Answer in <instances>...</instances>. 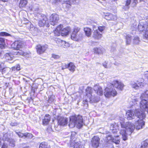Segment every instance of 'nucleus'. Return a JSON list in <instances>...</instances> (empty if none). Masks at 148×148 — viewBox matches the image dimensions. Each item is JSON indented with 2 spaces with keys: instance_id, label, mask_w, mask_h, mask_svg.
I'll return each instance as SVG.
<instances>
[{
  "instance_id": "nucleus-37",
  "label": "nucleus",
  "mask_w": 148,
  "mask_h": 148,
  "mask_svg": "<svg viewBox=\"0 0 148 148\" xmlns=\"http://www.w3.org/2000/svg\"><path fill=\"white\" fill-rule=\"evenodd\" d=\"M112 142L116 144H119L120 142V139L118 136H117L113 138L112 140Z\"/></svg>"
},
{
  "instance_id": "nucleus-42",
  "label": "nucleus",
  "mask_w": 148,
  "mask_h": 148,
  "mask_svg": "<svg viewBox=\"0 0 148 148\" xmlns=\"http://www.w3.org/2000/svg\"><path fill=\"white\" fill-rule=\"evenodd\" d=\"M11 35L8 33L5 32H0V36H10Z\"/></svg>"
},
{
  "instance_id": "nucleus-44",
  "label": "nucleus",
  "mask_w": 148,
  "mask_h": 148,
  "mask_svg": "<svg viewBox=\"0 0 148 148\" xmlns=\"http://www.w3.org/2000/svg\"><path fill=\"white\" fill-rule=\"evenodd\" d=\"M61 64L62 70H64V69L68 68V67H69L68 64H66L62 63Z\"/></svg>"
},
{
  "instance_id": "nucleus-35",
  "label": "nucleus",
  "mask_w": 148,
  "mask_h": 148,
  "mask_svg": "<svg viewBox=\"0 0 148 148\" xmlns=\"http://www.w3.org/2000/svg\"><path fill=\"white\" fill-rule=\"evenodd\" d=\"M55 96L52 95L48 97V103H51L53 102L55 100Z\"/></svg>"
},
{
  "instance_id": "nucleus-62",
  "label": "nucleus",
  "mask_w": 148,
  "mask_h": 148,
  "mask_svg": "<svg viewBox=\"0 0 148 148\" xmlns=\"http://www.w3.org/2000/svg\"><path fill=\"white\" fill-rule=\"evenodd\" d=\"M23 148H28L27 147H24Z\"/></svg>"
},
{
  "instance_id": "nucleus-17",
  "label": "nucleus",
  "mask_w": 148,
  "mask_h": 148,
  "mask_svg": "<svg viewBox=\"0 0 148 148\" xmlns=\"http://www.w3.org/2000/svg\"><path fill=\"white\" fill-rule=\"evenodd\" d=\"M131 2L134 4V5H135L138 3V0H126L125 5L123 8L125 10H127L129 8Z\"/></svg>"
},
{
  "instance_id": "nucleus-55",
  "label": "nucleus",
  "mask_w": 148,
  "mask_h": 148,
  "mask_svg": "<svg viewBox=\"0 0 148 148\" xmlns=\"http://www.w3.org/2000/svg\"><path fill=\"white\" fill-rule=\"evenodd\" d=\"M145 75L146 77H147L148 78V72L146 71L145 72Z\"/></svg>"
},
{
  "instance_id": "nucleus-60",
  "label": "nucleus",
  "mask_w": 148,
  "mask_h": 148,
  "mask_svg": "<svg viewBox=\"0 0 148 148\" xmlns=\"http://www.w3.org/2000/svg\"><path fill=\"white\" fill-rule=\"evenodd\" d=\"M38 9V8H36V9H34V8H33L32 9V10H33V11H34V10H36L37 9Z\"/></svg>"
},
{
  "instance_id": "nucleus-56",
  "label": "nucleus",
  "mask_w": 148,
  "mask_h": 148,
  "mask_svg": "<svg viewBox=\"0 0 148 148\" xmlns=\"http://www.w3.org/2000/svg\"><path fill=\"white\" fill-rule=\"evenodd\" d=\"M16 70V66H14L12 68V71H15Z\"/></svg>"
},
{
  "instance_id": "nucleus-52",
  "label": "nucleus",
  "mask_w": 148,
  "mask_h": 148,
  "mask_svg": "<svg viewBox=\"0 0 148 148\" xmlns=\"http://www.w3.org/2000/svg\"><path fill=\"white\" fill-rule=\"evenodd\" d=\"M103 66L105 68H108V67L107 66V62H103Z\"/></svg>"
},
{
  "instance_id": "nucleus-14",
  "label": "nucleus",
  "mask_w": 148,
  "mask_h": 148,
  "mask_svg": "<svg viewBox=\"0 0 148 148\" xmlns=\"http://www.w3.org/2000/svg\"><path fill=\"white\" fill-rule=\"evenodd\" d=\"M112 84L114 86L118 89L121 90L123 89L124 86V84L122 82L117 80L114 81Z\"/></svg>"
},
{
  "instance_id": "nucleus-19",
  "label": "nucleus",
  "mask_w": 148,
  "mask_h": 148,
  "mask_svg": "<svg viewBox=\"0 0 148 148\" xmlns=\"http://www.w3.org/2000/svg\"><path fill=\"white\" fill-rule=\"evenodd\" d=\"M68 119L66 118L61 117L58 120V123L59 125L62 126L66 125L68 123Z\"/></svg>"
},
{
  "instance_id": "nucleus-26",
  "label": "nucleus",
  "mask_w": 148,
  "mask_h": 148,
  "mask_svg": "<svg viewBox=\"0 0 148 148\" xmlns=\"http://www.w3.org/2000/svg\"><path fill=\"white\" fill-rule=\"evenodd\" d=\"M85 34L88 37L90 36L91 34V30L88 27H85L84 29Z\"/></svg>"
},
{
  "instance_id": "nucleus-51",
  "label": "nucleus",
  "mask_w": 148,
  "mask_h": 148,
  "mask_svg": "<svg viewBox=\"0 0 148 148\" xmlns=\"http://www.w3.org/2000/svg\"><path fill=\"white\" fill-rule=\"evenodd\" d=\"M16 70L18 71L20 70V66L19 64L16 65Z\"/></svg>"
},
{
  "instance_id": "nucleus-10",
  "label": "nucleus",
  "mask_w": 148,
  "mask_h": 148,
  "mask_svg": "<svg viewBox=\"0 0 148 148\" xmlns=\"http://www.w3.org/2000/svg\"><path fill=\"white\" fill-rule=\"evenodd\" d=\"M140 120L138 119L135 123V125L131 123L134 127V129L136 128V129L139 130L142 128L143 126H144L145 124V122L143 121L142 119H139Z\"/></svg>"
},
{
  "instance_id": "nucleus-54",
  "label": "nucleus",
  "mask_w": 148,
  "mask_h": 148,
  "mask_svg": "<svg viewBox=\"0 0 148 148\" xmlns=\"http://www.w3.org/2000/svg\"><path fill=\"white\" fill-rule=\"evenodd\" d=\"M146 141V140L143 143V145L144 146H147L148 145V143L145 142Z\"/></svg>"
},
{
  "instance_id": "nucleus-22",
  "label": "nucleus",
  "mask_w": 148,
  "mask_h": 148,
  "mask_svg": "<svg viewBox=\"0 0 148 148\" xmlns=\"http://www.w3.org/2000/svg\"><path fill=\"white\" fill-rule=\"evenodd\" d=\"M51 118V116L49 115H45L42 120L43 124L45 125L48 124L50 121Z\"/></svg>"
},
{
  "instance_id": "nucleus-29",
  "label": "nucleus",
  "mask_w": 148,
  "mask_h": 148,
  "mask_svg": "<svg viewBox=\"0 0 148 148\" xmlns=\"http://www.w3.org/2000/svg\"><path fill=\"white\" fill-rule=\"evenodd\" d=\"M39 148H50V147L47 143L43 142L40 143Z\"/></svg>"
},
{
  "instance_id": "nucleus-7",
  "label": "nucleus",
  "mask_w": 148,
  "mask_h": 148,
  "mask_svg": "<svg viewBox=\"0 0 148 148\" xmlns=\"http://www.w3.org/2000/svg\"><path fill=\"white\" fill-rule=\"evenodd\" d=\"M40 17L38 22L39 25L40 27H42L47 24V26H48L49 24L48 21L46 16L42 15L40 16Z\"/></svg>"
},
{
  "instance_id": "nucleus-38",
  "label": "nucleus",
  "mask_w": 148,
  "mask_h": 148,
  "mask_svg": "<svg viewBox=\"0 0 148 148\" xmlns=\"http://www.w3.org/2000/svg\"><path fill=\"white\" fill-rule=\"evenodd\" d=\"M9 138L8 137V134L7 133H5L3 134V139L2 140L4 142H6V141L7 142L9 140Z\"/></svg>"
},
{
  "instance_id": "nucleus-27",
  "label": "nucleus",
  "mask_w": 148,
  "mask_h": 148,
  "mask_svg": "<svg viewBox=\"0 0 148 148\" xmlns=\"http://www.w3.org/2000/svg\"><path fill=\"white\" fill-rule=\"evenodd\" d=\"M103 49L101 47H96L94 49V52L98 54L102 53H103Z\"/></svg>"
},
{
  "instance_id": "nucleus-64",
  "label": "nucleus",
  "mask_w": 148,
  "mask_h": 148,
  "mask_svg": "<svg viewBox=\"0 0 148 148\" xmlns=\"http://www.w3.org/2000/svg\"><path fill=\"white\" fill-rule=\"evenodd\" d=\"M134 105H135V103H134Z\"/></svg>"
},
{
  "instance_id": "nucleus-47",
  "label": "nucleus",
  "mask_w": 148,
  "mask_h": 148,
  "mask_svg": "<svg viewBox=\"0 0 148 148\" xmlns=\"http://www.w3.org/2000/svg\"><path fill=\"white\" fill-rule=\"evenodd\" d=\"M144 37L147 39H148V30H147L145 31V34L144 35Z\"/></svg>"
},
{
  "instance_id": "nucleus-46",
  "label": "nucleus",
  "mask_w": 148,
  "mask_h": 148,
  "mask_svg": "<svg viewBox=\"0 0 148 148\" xmlns=\"http://www.w3.org/2000/svg\"><path fill=\"white\" fill-rule=\"evenodd\" d=\"M52 57L54 58L55 59H58L60 58V56L58 55L52 54Z\"/></svg>"
},
{
  "instance_id": "nucleus-4",
  "label": "nucleus",
  "mask_w": 148,
  "mask_h": 148,
  "mask_svg": "<svg viewBox=\"0 0 148 148\" xmlns=\"http://www.w3.org/2000/svg\"><path fill=\"white\" fill-rule=\"evenodd\" d=\"M117 93L114 87V86L112 84L109 83L107 86L105 90L104 95L105 96L107 97H109L111 96L113 97L116 95Z\"/></svg>"
},
{
  "instance_id": "nucleus-61",
  "label": "nucleus",
  "mask_w": 148,
  "mask_h": 148,
  "mask_svg": "<svg viewBox=\"0 0 148 148\" xmlns=\"http://www.w3.org/2000/svg\"><path fill=\"white\" fill-rule=\"evenodd\" d=\"M145 142H147V143H148V139H146V141Z\"/></svg>"
},
{
  "instance_id": "nucleus-40",
  "label": "nucleus",
  "mask_w": 148,
  "mask_h": 148,
  "mask_svg": "<svg viewBox=\"0 0 148 148\" xmlns=\"http://www.w3.org/2000/svg\"><path fill=\"white\" fill-rule=\"evenodd\" d=\"M113 126V125H111L110 127V129L111 131L112 132L113 134L117 133L118 130V128H115V129H114Z\"/></svg>"
},
{
  "instance_id": "nucleus-49",
  "label": "nucleus",
  "mask_w": 148,
  "mask_h": 148,
  "mask_svg": "<svg viewBox=\"0 0 148 148\" xmlns=\"http://www.w3.org/2000/svg\"><path fill=\"white\" fill-rule=\"evenodd\" d=\"M133 26L134 27L133 29L132 28V29L133 31L134 32V33H135L136 32V31L135 30V29H136V24H133Z\"/></svg>"
},
{
  "instance_id": "nucleus-25",
  "label": "nucleus",
  "mask_w": 148,
  "mask_h": 148,
  "mask_svg": "<svg viewBox=\"0 0 148 148\" xmlns=\"http://www.w3.org/2000/svg\"><path fill=\"white\" fill-rule=\"evenodd\" d=\"M68 69H69L73 72H74L75 70L76 67L73 63L70 62L68 64Z\"/></svg>"
},
{
  "instance_id": "nucleus-53",
  "label": "nucleus",
  "mask_w": 148,
  "mask_h": 148,
  "mask_svg": "<svg viewBox=\"0 0 148 148\" xmlns=\"http://www.w3.org/2000/svg\"><path fill=\"white\" fill-rule=\"evenodd\" d=\"M138 85L139 86V87H140L142 88L144 86V83H143L142 82H141V83H139L138 84Z\"/></svg>"
},
{
  "instance_id": "nucleus-15",
  "label": "nucleus",
  "mask_w": 148,
  "mask_h": 148,
  "mask_svg": "<svg viewBox=\"0 0 148 148\" xmlns=\"http://www.w3.org/2000/svg\"><path fill=\"white\" fill-rule=\"evenodd\" d=\"M93 29L94 32L93 33L92 36L95 39H99L102 36V34L99 32L98 30L95 29L96 27L95 25H93Z\"/></svg>"
},
{
  "instance_id": "nucleus-58",
  "label": "nucleus",
  "mask_w": 148,
  "mask_h": 148,
  "mask_svg": "<svg viewBox=\"0 0 148 148\" xmlns=\"http://www.w3.org/2000/svg\"><path fill=\"white\" fill-rule=\"evenodd\" d=\"M134 101L135 102H136L138 101V99H134Z\"/></svg>"
},
{
  "instance_id": "nucleus-30",
  "label": "nucleus",
  "mask_w": 148,
  "mask_h": 148,
  "mask_svg": "<svg viewBox=\"0 0 148 148\" xmlns=\"http://www.w3.org/2000/svg\"><path fill=\"white\" fill-rule=\"evenodd\" d=\"M24 54V52L21 50L16 49L14 52V55H23Z\"/></svg>"
},
{
  "instance_id": "nucleus-1",
  "label": "nucleus",
  "mask_w": 148,
  "mask_h": 148,
  "mask_svg": "<svg viewBox=\"0 0 148 148\" xmlns=\"http://www.w3.org/2000/svg\"><path fill=\"white\" fill-rule=\"evenodd\" d=\"M122 128L120 131V133L122 135V138L125 141L127 139V135H130L133 132L134 127L131 123L130 122H120Z\"/></svg>"
},
{
  "instance_id": "nucleus-31",
  "label": "nucleus",
  "mask_w": 148,
  "mask_h": 148,
  "mask_svg": "<svg viewBox=\"0 0 148 148\" xmlns=\"http://www.w3.org/2000/svg\"><path fill=\"white\" fill-rule=\"evenodd\" d=\"M27 3V0H20L19 4V7L21 8L25 6Z\"/></svg>"
},
{
  "instance_id": "nucleus-45",
  "label": "nucleus",
  "mask_w": 148,
  "mask_h": 148,
  "mask_svg": "<svg viewBox=\"0 0 148 148\" xmlns=\"http://www.w3.org/2000/svg\"><path fill=\"white\" fill-rule=\"evenodd\" d=\"M76 134V133L75 132H73L71 133V141L73 140L74 139V138L73 137H74V136H75Z\"/></svg>"
},
{
  "instance_id": "nucleus-33",
  "label": "nucleus",
  "mask_w": 148,
  "mask_h": 148,
  "mask_svg": "<svg viewBox=\"0 0 148 148\" xmlns=\"http://www.w3.org/2000/svg\"><path fill=\"white\" fill-rule=\"evenodd\" d=\"M132 36L130 35H127L126 37V44L127 45L130 44L131 42Z\"/></svg>"
},
{
  "instance_id": "nucleus-24",
  "label": "nucleus",
  "mask_w": 148,
  "mask_h": 148,
  "mask_svg": "<svg viewBox=\"0 0 148 148\" xmlns=\"http://www.w3.org/2000/svg\"><path fill=\"white\" fill-rule=\"evenodd\" d=\"M148 98V90H147L145 91L144 93L142 94L141 97H140V99L142 100H142H146V103H145L146 105H148V101H147V100L144 99V98Z\"/></svg>"
},
{
  "instance_id": "nucleus-41",
  "label": "nucleus",
  "mask_w": 148,
  "mask_h": 148,
  "mask_svg": "<svg viewBox=\"0 0 148 148\" xmlns=\"http://www.w3.org/2000/svg\"><path fill=\"white\" fill-rule=\"evenodd\" d=\"M56 2H61L62 3H66L68 4H70V0H55Z\"/></svg>"
},
{
  "instance_id": "nucleus-5",
  "label": "nucleus",
  "mask_w": 148,
  "mask_h": 148,
  "mask_svg": "<svg viewBox=\"0 0 148 148\" xmlns=\"http://www.w3.org/2000/svg\"><path fill=\"white\" fill-rule=\"evenodd\" d=\"M80 28L78 27H75L71 36V38L73 40L75 41L81 40L82 38V34L80 31Z\"/></svg>"
},
{
  "instance_id": "nucleus-23",
  "label": "nucleus",
  "mask_w": 148,
  "mask_h": 148,
  "mask_svg": "<svg viewBox=\"0 0 148 148\" xmlns=\"http://www.w3.org/2000/svg\"><path fill=\"white\" fill-rule=\"evenodd\" d=\"M9 69H10V68L4 66L3 64H0V71L2 74L6 73Z\"/></svg>"
},
{
  "instance_id": "nucleus-32",
  "label": "nucleus",
  "mask_w": 148,
  "mask_h": 148,
  "mask_svg": "<svg viewBox=\"0 0 148 148\" xmlns=\"http://www.w3.org/2000/svg\"><path fill=\"white\" fill-rule=\"evenodd\" d=\"M13 56L11 54L6 53L4 56L5 58L7 60H11L13 59Z\"/></svg>"
},
{
  "instance_id": "nucleus-16",
  "label": "nucleus",
  "mask_w": 148,
  "mask_h": 148,
  "mask_svg": "<svg viewBox=\"0 0 148 148\" xmlns=\"http://www.w3.org/2000/svg\"><path fill=\"white\" fill-rule=\"evenodd\" d=\"M22 46V43L19 40L15 41L11 45V48L14 49H18L21 48Z\"/></svg>"
},
{
  "instance_id": "nucleus-28",
  "label": "nucleus",
  "mask_w": 148,
  "mask_h": 148,
  "mask_svg": "<svg viewBox=\"0 0 148 148\" xmlns=\"http://www.w3.org/2000/svg\"><path fill=\"white\" fill-rule=\"evenodd\" d=\"M5 46V39L0 37V48L2 49L4 48Z\"/></svg>"
},
{
  "instance_id": "nucleus-36",
  "label": "nucleus",
  "mask_w": 148,
  "mask_h": 148,
  "mask_svg": "<svg viewBox=\"0 0 148 148\" xmlns=\"http://www.w3.org/2000/svg\"><path fill=\"white\" fill-rule=\"evenodd\" d=\"M133 43L135 44H138L140 42L139 38L137 36H134L133 39Z\"/></svg>"
},
{
  "instance_id": "nucleus-39",
  "label": "nucleus",
  "mask_w": 148,
  "mask_h": 148,
  "mask_svg": "<svg viewBox=\"0 0 148 148\" xmlns=\"http://www.w3.org/2000/svg\"><path fill=\"white\" fill-rule=\"evenodd\" d=\"M7 142L8 144L9 143V145L12 147H14V141L13 139L9 138V140Z\"/></svg>"
},
{
  "instance_id": "nucleus-8",
  "label": "nucleus",
  "mask_w": 148,
  "mask_h": 148,
  "mask_svg": "<svg viewBox=\"0 0 148 148\" xmlns=\"http://www.w3.org/2000/svg\"><path fill=\"white\" fill-rule=\"evenodd\" d=\"M100 138L97 136H94L92 139L91 144L92 147L97 148L99 146Z\"/></svg>"
},
{
  "instance_id": "nucleus-63",
  "label": "nucleus",
  "mask_w": 148,
  "mask_h": 148,
  "mask_svg": "<svg viewBox=\"0 0 148 148\" xmlns=\"http://www.w3.org/2000/svg\"><path fill=\"white\" fill-rule=\"evenodd\" d=\"M114 1H117V0H113Z\"/></svg>"
},
{
  "instance_id": "nucleus-50",
  "label": "nucleus",
  "mask_w": 148,
  "mask_h": 148,
  "mask_svg": "<svg viewBox=\"0 0 148 148\" xmlns=\"http://www.w3.org/2000/svg\"><path fill=\"white\" fill-rule=\"evenodd\" d=\"M10 125L12 126H16L18 125V123L16 122H11L10 124Z\"/></svg>"
},
{
  "instance_id": "nucleus-13",
  "label": "nucleus",
  "mask_w": 148,
  "mask_h": 148,
  "mask_svg": "<svg viewBox=\"0 0 148 148\" xmlns=\"http://www.w3.org/2000/svg\"><path fill=\"white\" fill-rule=\"evenodd\" d=\"M16 133L20 138H32L33 137L32 135L29 133L27 132L24 133H22L21 132L15 131Z\"/></svg>"
},
{
  "instance_id": "nucleus-20",
  "label": "nucleus",
  "mask_w": 148,
  "mask_h": 148,
  "mask_svg": "<svg viewBox=\"0 0 148 148\" xmlns=\"http://www.w3.org/2000/svg\"><path fill=\"white\" fill-rule=\"evenodd\" d=\"M71 141V143L70 144V147H73L74 148H81L82 145H81V142L80 141H74L72 142Z\"/></svg>"
},
{
  "instance_id": "nucleus-57",
  "label": "nucleus",
  "mask_w": 148,
  "mask_h": 148,
  "mask_svg": "<svg viewBox=\"0 0 148 148\" xmlns=\"http://www.w3.org/2000/svg\"><path fill=\"white\" fill-rule=\"evenodd\" d=\"M113 125V127H114V129H115V128H118V127L117 125H116L115 124L114 125L112 124Z\"/></svg>"
},
{
  "instance_id": "nucleus-2",
  "label": "nucleus",
  "mask_w": 148,
  "mask_h": 148,
  "mask_svg": "<svg viewBox=\"0 0 148 148\" xmlns=\"http://www.w3.org/2000/svg\"><path fill=\"white\" fill-rule=\"evenodd\" d=\"M83 124L82 116L75 115L70 117L69 125L71 128L74 127L76 125L78 128H80L83 126Z\"/></svg>"
},
{
  "instance_id": "nucleus-9",
  "label": "nucleus",
  "mask_w": 148,
  "mask_h": 148,
  "mask_svg": "<svg viewBox=\"0 0 148 148\" xmlns=\"http://www.w3.org/2000/svg\"><path fill=\"white\" fill-rule=\"evenodd\" d=\"M59 19L58 15L56 14H53L50 16V23L53 25H56L58 23Z\"/></svg>"
},
{
  "instance_id": "nucleus-11",
  "label": "nucleus",
  "mask_w": 148,
  "mask_h": 148,
  "mask_svg": "<svg viewBox=\"0 0 148 148\" xmlns=\"http://www.w3.org/2000/svg\"><path fill=\"white\" fill-rule=\"evenodd\" d=\"M48 48L47 45L42 46L40 45H38L36 46L37 53L39 54H41L44 52Z\"/></svg>"
},
{
  "instance_id": "nucleus-6",
  "label": "nucleus",
  "mask_w": 148,
  "mask_h": 148,
  "mask_svg": "<svg viewBox=\"0 0 148 148\" xmlns=\"http://www.w3.org/2000/svg\"><path fill=\"white\" fill-rule=\"evenodd\" d=\"M138 29L140 32L145 31L148 29V23L146 21L140 22L138 24Z\"/></svg>"
},
{
  "instance_id": "nucleus-59",
  "label": "nucleus",
  "mask_w": 148,
  "mask_h": 148,
  "mask_svg": "<svg viewBox=\"0 0 148 148\" xmlns=\"http://www.w3.org/2000/svg\"><path fill=\"white\" fill-rule=\"evenodd\" d=\"M1 1L3 2H5L7 1L8 0H1Z\"/></svg>"
},
{
  "instance_id": "nucleus-21",
  "label": "nucleus",
  "mask_w": 148,
  "mask_h": 148,
  "mask_svg": "<svg viewBox=\"0 0 148 148\" xmlns=\"http://www.w3.org/2000/svg\"><path fill=\"white\" fill-rule=\"evenodd\" d=\"M86 95L89 97L90 100L92 99V89L90 87H88L86 89Z\"/></svg>"
},
{
  "instance_id": "nucleus-18",
  "label": "nucleus",
  "mask_w": 148,
  "mask_h": 148,
  "mask_svg": "<svg viewBox=\"0 0 148 148\" xmlns=\"http://www.w3.org/2000/svg\"><path fill=\"white\" fill-rule=\"evenodd\" d=\"M94 90L95 93L98 95L101 96L103 94V90L102 88L97 85H95L94 87Z\"/></svg>"
},
{
  "instance_id": "nucleus-43",
  "label": "nucleus",
  "mask_w": 148,
  "mask_h": 148,
  "mask_svg": "<svg viewBox=\"0 0 148 148\" xmlns=\"http://www.w3.org/2000/svg\"><path fill=\"white\" fill-rule=\"evenodd\" d=\"M98 29L101 32H102L105 29V27L104 26H99L97 27Z\"/></svg>"
},
{
  "instance_id": "nucleus-48",
  "label": "nucleus",
  "mask_w": 148,
  "mask_h": 148,
  "mask_svg": "<svg viewBox=\"0 0 148 148\" xmlns=\"http://www.w3.org/2000/svg\"><path fill=\"white\" fill-rule=\"evenodd\" d=\"M1 148H7L8 143L6 142H4V143L2 145Z\"/></svg>"
},
{
  "instance_id": "nucleus-3",
  "label": "nucleus",
  "mask_w": 148,
  "mask_h": 148,
  "mask_svg": "<svg viewBox=\"0 0 148 148\" xmlns=\"http://www.w3.org/2000/svg\"><path fill=\"white\" fill-rule=\"evenodd\" d=\"M62 27L63 25H60L58 26L54 31L55 35L58 36L61 34L62 36H64L68 35L71 31V28L67 27L62 29Z\"/></svg>"
},
{
  "instance_id": "nucleus-34",
  "label": "nucleus",
  "mask_w": 148,
  "mask_h": 148,
  "mask_svg": "<svg viewBox=\"0 0 148 148\" xmlns=\"http://www.w3.org/2000/svg\"><path fill=\"white\" fill-rule=\"evenodd\" d=\"M132 87L135 89H137L139 87V86L134 82H131L130 83Z\"/></svg>"
},
{
  "instance_id": "nucleus-12",
  "label": "nucleus",
  "mask_w": 148,
  "mask_h": 148,
  "mask_svg": "<svg viewBox=\"0 0 148 148\" xmlns=\"http://www.w3.org/2000/svg\"><path fill=\"white\" fill-rule=\"evenodd\" d=\"M103 16V18L108 20L115 21L117 19V18L116 15H114L110 13H104Z\"/></svg>"
}]
</instances>
